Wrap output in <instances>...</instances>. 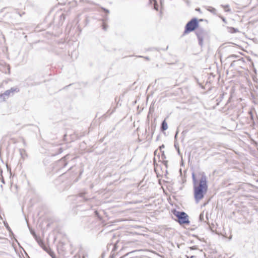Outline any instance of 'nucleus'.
<instances>
[{"label":"nucleus","instance_id":"1","mask_svg":"<svg viewBox=\"0 0 258 258\" xmlns=\"http://www.w3.org/2000/svg\"><path fill=\"white\" fill-rule=\"evenodd\" d=\"M207 190V178L205 174L203 173L199 183L194 186V197L197 202L204 198V195Z\"/></svg>","mask_w":258,"mask_h":258},{"label":"nucleus","instance_id":"2","mask_svg":"<svg viewBox=\"0 0 258 258\" xmlns=\"http://www.w3.org/2000/svg\"><path fill=\"white\" fill-rule=\"evenodd\" d=\"M161 152V146H159L158 148L154 152V171L156 173L157 177L160 176V171L161 170V165L157 163L161 162L160 153Z\"/></svg>","mask_w":258,"mask_h":258},{"label":"nucleus","instance_id":"3","mask_svg":"<svg viewBox=\"0 0 258 258\" xmlns=\"http://www.w3.org/2000/svg\"><path fill=\"white\" fill-rule=\"evenodd\" d=\"M173 214L177 218L178 222L180 224H189L190 222L188 220V216L184 212H180L175 210L173 211Z\"/></svg>","mask_w":258,"mask_h":258},{"label":"nucleus","instance_id":"4","mask_svg":"<svg viewBox=\"0 0 258 258\" xmlns=\"http://www.w3.org/2000/svg\"><path fill=\"white\" fill-rule=\"evenodd\" d=\"M198 25L197 19L196 18L192 19L186 24L184 33H187L193 31L198 27Z\"/></svg>","mask_w":258,"mask_h":258},{"label":"nucleus","instance_id":"5","mask_svg":"<svg viewBox=\"0 0 258 258\" xmlns=\"http://www.w3.org/2000/svg\"><path fill=\"white\" fill-rule=\"evenodd\" d=\"M17 88H11L9 90H6L3 94L0 95V101H4L6 99L8 98L11 95H13L15 92H19Z\"/></svg>","mask_w":258,"mask_h":258},{"label":"nucleus","instance_id":"6","mask_svg":"<svg viewBox=\"0 0 258 258\" xmlns=\"http://www.w3.org/2000/svg\"><path fill=\"white\" fill-rule=\"evenodd\" d=\"M196 33L198 39L199 44L201 46H202L203 45V40L207 36V33L205 30L202 29H198Z\"/></svg>","mask_w":258,"mask_h":258},{"label":"nucleus","instance_id":"7","mask_svg":"<svg viewBox=\"0 0 258 258\" xmlns=\"http://www.w3.org/2000/svg\"><path fill=\"white\" fill-rule=\"evenodd\" d=\"M87 194V192L85 191H82V192H80L78 195V197H80V198H83V201H85V202H87L88 201V200H90V199H88V198H87L86 197H85V195Z\"/></svg>","mask_w":258,"mask_h":258},{"label":"nucleus","instance_id":"8","mask_svg":"<svg viewBox=\"0 0 258 258\" xmlns=\"http://www.w3.org/2000/svg\"><path fill=\"white\" fill-rule=\"evenodd\" d=\"M207 10L214 14H216V10L212 7H207Z\"/></svg>","mask_w":258,"mask_h":258},{"label":"nucleus","instance_id":"9","mask_svg":"<svg viewBox=\"0 0 258 258\" xmlns=\"http://www.w3.org/2000/svg\"><path fill=\"white\" fill-rule=\"evenodd\" d=\"M244 62L243 60V58H242L241 59H239L237 60H234V61H233L231 64V66H235L236 63H240V62Z\"/></svg>","mask_w":258,"mask_h":258},{"label":"nucleus","instance_id":"10","mask_svg":"<svg viewBox=\"0 0 258 258\" xmlns=\"http://www.w3.org/2000/svg\"><path fill=\"white\" fill-rule=\"evenodd\" d=\"M168 128V125L165 120L162 121V131H164Z\"/></svg>","mask_w":258,"mask_h":258},{"label":"nucleus","instance_id":"11","mask_svg":"<svg viewBox=\"0 0 258 258\" xmlns=\"http://www.w3.org/2000/svg\"><path fill=\"white\" fill-rule=\"evenodd\" d=\"M192 179L193 181L194 186L198 184V181L196 178V176L194 173L192 174Z\"/></svg>","mask_w":258,"mask_h":258},{"label":"nucleus","instance_id":"12","mask_svg":"<svg viewBox=\"0 0 258 258\" xmlns=\"http://www.w3.org/2000/svg\"><path fill=\"white\" fill-rule=\"evenodd\" d=\"M229 32L232 33L238 32L239 31L237 29L234 28L233 27H229Z\"/></svg>","mask_w":258,"mask_h":258},{"label":"nucleus","instance_id":"13","mask_svg":"<svg viewBox=\"0 0 258 258\" xmlns=\"http://www.w3.org/2000/svg\"><path fill=\"white\" fill-rule=\"evenodd\" d=\"M31 234L33 235V236L35 237V239H36V240L37 241V242H38V243H39V244H40V242H41V241H39L38 240V238H37V236H36V233H35V232L32 230V231H31Z\"/></svg>","mask_w":258,"mask_h":258},{"label":"nucleus","instance_id":"14","mask_svg":"<svg viewBox=\"0 0 258 258\" xmlns=\"http://www.w3.org/2000/svg\"><path fill=\"white\" fill-rule=\"evenodd\" d=\"M221 7L225 9V11L226 12H230V9L228 8L229 5H225V6L221 5Z\"/></svg>","mask_w":258,"mask_h":258},{"label":"nucleus","instance_id":"15","mask_svg":"<svg viewBox=\"0 0 258 258\" xmlns=\"http://www.w3.org/2000/svg\"><path fill=\"white\" fill-rule=\"evenodd\" d=\"M154 9L156 11L158 10V6L156 1H154Z\"/></svg>","mask_w":258,"mask_h":258},{"label":"nucleus","instance_id":"16","mask_svg":"<svg viewBox=\"0 0 258 258\" xmlns=\"http://www.w3.org/2000/svg\"><path fill=\"white\" fill-rule=\"evenodd\" d=\"M204 214L201 213L199 216V219L201 221L204 220Z\"/></svg>","mask_w":258,"mask_h":258},{"label":"nucleus","instance_id":"17","mask_svg":"<svg viewBox=\"0 0 258 258\" xmlns=\"http://www.w3.org/2000/svg\"><path fill=\"white\" fill-rule=\"evenodd\" d=\"M248 114L250 115V117L251 119L253 120V114H252V111L250 110V111H248Z\"/></svg>","mask_w":258,"mask_h":258},{"label":"nucleus","instance_id":"18","mask_svg":"<svg viewBox=\"0 0 258 258\" xmlns=\"http://www.w3.org/2000/svg\"><path fill=\"white\" fill-rule=\"evenodd\" d=\"M102 28L104 31H106L107 29V26L105 24L103 23L102 25Z\"/></svg>","mask_w":258,"mask_h":258},{"label":"nucleus","instance_id":"19","mask_svg":"<svg viewBox=\"0 0 258 258\" xmlns=\"http://www.w3.org/2000/svg\"><path fill=\"white\" fill-rule=\"evenodd\" d=\"M68 157H69V155H66V156H64V157H63L62 158H61V159L60 160V161H66V160H67V159H68Z\"/></svg>","mask_w":258,"mask_h":258},{"label":"nucleus","instance_id":"20","mask_svg":"<svg viewBox=\"0 0 258 258\" xmlns=\"http://www.w3.org/2000/svg\"><path fill=\"white\" fill-rule=\"evenodd\" d=\"M49 255L52 257V258H55V254L53 252L50 251L49 252Z\"/></svg>","mask_w":258,"mask_h":258},{"label":"nucleus","instance_id":"21","mask_svg":"<svg viewBox=\"0 0 258 258\" xmlns=\"http://www.w3.org/2000/svg\"><path fill=\"white\" fill-rule=\"evenodd\" d=\"M221 18L222 20L224 23H226V22H226V20L225 18H224V17H221Z\"/></svg>","mask_w":258,"mask_h":258},{"label":"nucleus","instance_id":"22","mask_svg":"<svg viewBox=\"0 0 258 258\" xmlns=\"http://www.w3.org/2000/svg\"><path fill=\"white\" fill-rule=\"evenodd\" d=\"M103 9L104 12H106L107 13H109V11L108 10H107L106 9H104V8H103Z\"/></svg>","mask_w":258,"mask_h":258},{"label":"nucleus","instance_id":"23","mask_svg":"<svg viewBox=\"0 0 258 258\" xmlns=\"http://www.w3.org/2000/svg\"><path fill=\"white\" fill-rule=\"evenodd\" d=\"M158 182L160 185H161V178L158 179Z\"/></svg>","mask_w":258,"mask_h":258},{"label":"nucleus","instance_id":"24","mask_svg":"<svg viewBox=\"0 0 258 258\" xmlns=\"http://www.w3.org/2000/svg\"><path fill=\"white\" fill-rule=\"evenodd\" d=\"M24 150H23V149H20V154L22 156V152H24Z\"/></svg>","mask_w":258,"mask_h":258},{"label":"nucleus","instance_id":"25","mask_svg":"<svg viewBox=\"0 0 258 258\" xmlns=\"http://www.w3.org/2000/svg\"><path fill=\"white\" fill-rule=\"evenodd\" d=\"M95 215H96L97 216L99 217V214H98V212L97 211H95Z\"/></svg>","mask_w":258,"mask_h":258},{"label":"nucleus","instance_id":"26","mask_svg":"<svg viewBox=\"0 0 258 258\" xmlns=\"http://www.w3.org/2000/svg\"><path fill=\"white\" fill-rule=\"evenodd\" d=\"M197 248L196 247V246H193V247H190V249H196Z\"/></svg>","mask_w":258,"mask_h":258},{"label":"nucleus","instance_id":"27","mask_svg":"<svg viewBox=\"0 0 258 258\" xmlns=\"http://www.w3.org/2000/svg\"><path fill=\"white\" fill-rule=\"evenodd\" d=\"M7 228L9 230H10V228L8 226H7Z\"/></svg>","mask_w":258,"mask_h":258},{"label":"nucleus","instance_id":"28","mask_svg":"<svg viewBox=\"0 0 258 258\" xmlns=\"http://www.w3.org/2000/svg\"><path fill=\"white\" fill-rule=\"evenodd\" d=\"M231 57H236V56L235 55H232L231 56Z\"/></svg>","mask_w":258,"mask_h":258},{"label":"nucleus","instance_id":"29","mask_svg":"<svg viewBox=\"0 0 258 258\" xmlns=\"http://www.w3.org/2000/svg\"><path fill=\"white\" fill-rule=\"evenodd\" d=\"M162 158H163V156H164V152H162Z\"/></svg>","mask_w":258,"mask_h":258},{"label":"nucleus","instance_id":"30","mask_svg":"<svg viewBox=\"0 0 258 258\" xmlns=\"http://www.w3.org/2000/svg\"><path fill=\"white\" fill-rule=\"evenodd\" d=\"M145 58H146V59H147V60H149V57H145Z\"/></svg>","mask_w":258,"mask_h":258},{"label":"nucleus","instance_id":"31","mask_svg":"<svg viewBox=\"0 0 258 258\" xmlns=\"http://www.w3.org/2000/svg\"><path fill=\"white\" fill-rule=\"evenodd\" d=\"M195 257V256H193V255H192V256H191L190 257V258H194Z\"/></svg>","mask_w":258,"mask_h":258},{"label":"nucleus","instance_id":"32","mask_svg":"<svg viewBox=\"0 0 258 258\" xmlns=\"http://www.w3.org/2000/svg\"><path fill=\"white\" fill-rule=\"evenodd\" d=\"M159 13H160V14L161 15V9L160 10Z\"/></svg>","mask_w":258,"mask_h":258},{"label":"nucleus","instance_id":"33","mask_svg":"<svg viewBox=\"0 0 258 258\" xmlns=\"http://www.w3.org/2000/svg\"><path fill=\"white\" fill-rule=\"evenodd\" d=\"M2 182L5 183L4 179H2Z\"/></svg>","mask_w":258,"mask_h":258},{"label":"nucleus","instance_id":"34","mask_svg":"<svg viewBox=\"0 0 258 258\" xmlns=\"http://www.w3.org/2000/svg\"><path fill=\"white\" fill-rule=\"evenodd\" d=\"M159 136H158L157 138V140H159Z\"/></svg>","mask_w":258,"mask_h":258},{"label":"nucleus","instance_id":"35","mask_svg":"<svg viewBox=\"0 0 258 258\" xmlns=\"http://www.w3.org/2000/svg\"><path fill=\"white\" fill-rule=\"evenodd\" d=\"M23 143H24V145H25V141H23Z\"/></svg>","mask_w":258,"mask_h":258},{"label":"nucleus","instance_id":"36","mask_svg":"<svg viewBox=\"0 0 258 258\" xmlns=\"http://www.w3.org/2000/svg\"><path fill=\"white\" fill-rule=\"evenodd\" d=\"M162 148H164V145L162 144Z\"/></svg>","mask_w":258,"mask_h":258},{"label":"nucleus","instance_id":"37","mask_svg":"<svg viewBox=\"0 0 258 258\" xmlns=\"http://www.w3.org/2000/svg\"><path fill=\"white\" fill-rule=\"evenodd\" d=\"M196 10L198 11H200V9H196Z\"/></svg>","mask_w":258,"mask_h":258},{"label":"nucleus","instance_id":"38","mask_svg":"<svg viewBox=\"0 0 258 258\" xmlns=\"http://www.w3.org/2000/svg\"><path fill=\"white\" fill-rule=\"evenodd\" d=\"M160 4L161 5V0H160Z\"/></svg>","mask_w":258,"mask_h":258},{"label":"nucleus","instance_id":"39","mask_svg":"<svg viewBox=\"0 0 258 258\" xmlns=\"http://www.w3.org/2000/svg\"><path fill=\"white\" fill-rule=\"evenodd\" d=\"M67 163H66L64 164V166H66L67 165Z\"/></svg>","mask_w":258,"mask_h":258},{"label":"nucleus","instance_id":"40","mask_svg":"<svg viewBox=\"0 0 258 258\" xmlns=\"http://www.w3.org/2000/svg\"><path fill=\"white\" fill-rule=\"evenodd\" d=\"M162 189L164 191V190L163 187L162 188Z\"/></svg>","mask_w":258,"mask_h":258},{"label":"nucleus","instance_id":"41","mask_svg":"<svg viewBox=\"0 0 258 258\" xmlns=\"http://www.w3.org/2000/svg\"><path fill=\"white\" fill-rule=\"evenodd\" d=\"M0 171H1V173H2V170H0Z\"/></svg>","mask_w":258,"mask_h":258}]
</instances>
